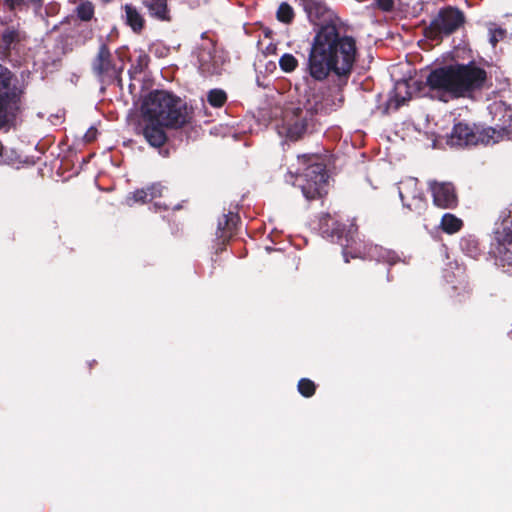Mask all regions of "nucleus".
Wrapping results in <instances>:
<instances>
[{
	"mask_svg": "<svg viewBox=\"0 0 512 512\" xmlns=\"http://www.w3.org/2000/svg\"><path fill=\"white\" fill-rule=\"evenodd\" d=\"M298 390L303 396L310 397L315 393V385L309 379H301L298 383Z\"/></svg>",
	"mask_w": 512,
	"mask_h": 512,
	"instance_id": "obj_23",
	"label": "nucleus"
},
{
	"mask_svg": "<svg viewBox=\"0 0 512 512\" xmlns=\"http://www.w3.org/2000/svg\"><path fill=\"white\" fill-rule=\"evenodd\" d=\"M306 127V116L303 115L301 109H297V111L285 115L283 129H285L288 138L297 140L304 134Z\"/></svg>",
	"mask_w": 512,
	"mask_h": 512,
	"instance_id": "obj_9",
	"label": "nucleus"
},
{
	"mask_svg": "<svg viewBox=\"0 0 512 512\" xmlns=\"http://www.w3.org/2000/svg\"><path fill=\"white\" fill-rule=\"evenodd\" d=\"M5 3L11 8L20 7L23 4V0H5Z\"/></svg>",
	"mask_w": 512,
	"mask_h": 512,
	"instance_id": "obj_28",
	"label": "nucleus"
},
{
	"mask_svg": "<svg viewBox=\"0 0 512 512\" xmlns=\"http://www.w3.org/2000/svg\"><path fill=\"white\" fill-rule=\"evenodd\" d=\"M162 195V188L158 185H153L147 190H139L134 193V198L136 201H147L152 200L158 196Z\"/></svg>",
	"mask_w": 512,
	"mask_h": 512,
	"instance_id": "obj_17",
	"label": "nucleus"
},
{
	"mask_svg": "<svg viewBox=\"0 0 512 512\" xmlns=\"http://www.w3.org/2000/svg\"><path fill=\"white\" fill-rule=\"evenodd\" d=\"M12 80L10 71L0 65V126L16 108L15 97H11L9 87Z\"/></svg>",
	"mask_w": 512,
	"mask_h": 512,
	"instance_id": "obj_6",
	"label": "nucleus"
},
{
	"mask_svg": "<svg viewBox=\"0 0 512 512\" xmlns=\"http://www.w3.org/2000/svg\"><path fill=\"white\" fill-rule=\"evenodd\" d=\"M315 159L316 157L314 156L306 155L298 157L299 162L303 164L311 162V165L305 169V172L296 179L304 196L309 200L320 197L327 183V175L324 166L315 162Z\"/></svg>",
	"mask_w": 512,
	"mask_h": 512,
	"instance_id": "obj_4",
	"label": "nucleus"
},
{
	"mask_svg": "<svg viewBox=\"0 0 512 512\" xmlns=\"http://www.w3.org/2000/svg\"><path fill=\"white\" fill-rule=\"evenodd\" d=\"M191 110L179 97L164 91L150 92L142 101L136 132L153 147L167 140L165 129H178L190 122Z\"/></svg>",
	"mask_w": 512,
	"mask_h": 512,
	"instance_id": "obj_1",
	"label": "nucleus"
},
{
	"mask_svg": "<svg viewBox=\"0 0 512 512\" xmlns=\"http://www.w3.org/2000/svg\"><path fill=\"white\" fill-rule=\"evenodd\" d=\"M475 140L476 136L467 124L458 123L454 126L450 137L452 145H469L475 143Z\"/></svg>",
	"mask_w": 512,
	"mask_h": 512,
	"instance_id": "obj_12",
	"label": "nucleus"
},
{
	"mask_svg": "<svg viewBox=\"0 0 512 512\" xmlns=\"http://www.w3.org/2000/svg\"><path fill=\"white\" fill-rule=\"evenodd\" d=\"M355 42L341 37L335 25H326L316 33L309 53L310 75L316 80L325 79L330 72L345 75L355 60Z\"/></svg>",
	"mask_w": 512,
	"mask_h": 512,
	"instance_id": "obj_2",
	"label": "nucleus"
},
{
	"mask_svg": "<svg viewBox=\"0 0 512 512\" xmlns=\"http://www.w3.org/2000/svg\"><path fill=\"white\" fill-rule=\"evenodd\" d=\"M485 134L489 137V139H487L486 141L487 143H495L498 141V138L500 137V133L493 128L486 129Z\"/></svg>",
	"mask_w": 512,
	"mask_h": 512,
	"instance_id": "obj_24",
	"label": "nucleus"
},
{
	"mask_svg": "<svg viewBox=\"0 0 512 512\" xmlns=\"http://www.w3.org/2000/svg\"><path fill=\"white\" fill-rule=\"evenodd\" d=\"M111 68V54L105 45L100 47L98 55L94 62V69L102 74L109 71Z\"/></svg>",
	"mask_w": 512,
	"mask_h": 512,
	"instance_id": "obj_14",
	"label": "nucleus"
},
{
	"mask_svg": "<svg viewBox=\"0 0 512 512\" xmlns=\"http://www.w3.org/2000/svg\"><path fill=\"white\" fill-rule=\"evenodd\" d=\"M393 5V0H377V6L383 11H390Z\"/></svg>",
	"mask_w": 512,
	"mask_h": 512,
	"instance_id": "obj_26",
	"label": "nucleus"
},
{
	"mask_svg": "<svg viewBox=\"0 0 512 512\" xmlns=\"http://www.w3.org/2000/svg\"><path fill=\"white\" fill-rule=\"evenodd\" d=\"M77 13L79 18L84 21H88L92 18L94 14V7L90 2L82 3L77 8Z\"/></svg>",
	"mask_w": 512,
	"mask_h": 512,
	"instance_id": "obj_22",
	"label": "nucleus"
},
{
	"mask_svg": "<svg viewBox=\"0 0 512 512\" xmlns=\"http://www.w3.org/2000/svg\"><path fill=\"white\" fill-rule=\"evenodd\" d=\"M464 23V16L458 9L442 10L432 22V29L437 33L450 34Z\"/></svg>",
	"mask_w": 512,
	"mask_h": 512,
	"instance_id": "obj_7",
	"label": "nucleus"
},
{
	"mask_svg": "<svg viewBox=\"0 0 512 512\" xmlns=\"http://www.w3.org/2000/svg\"><path fill=\"white\" fill-rule=\"evenodd\" d=\"M429 188L432 192L433 202L440 208H453L457 204L455 188L450 182L431 181Z\"/></svg>",
	"mask_w": 512,
	"mask_h": 512,
	"instance_id": "obj_8",
	"label": "nucleus"
},
{
	"mask_svg": "<svg viewBox=\"0 0 512 512\" xmlns=\"http://www.w3.org/2000/svg\"><path fill=\"white\" fill-rule=\"evenodd\" d=\"M408 90H409L408 82L400 81V82L396 83L395 98H396L398 105L403 104L406 101V99H407L406 95H408V98H410V94H409Z\"/></svg>",
	"mask_w": 512,
	"mask_h": 512,
	"instance_id": "obj_19",
	"label": "nucleus"
},
{
	"mask_svg": "<svg viewBox=\"0 0 512 512\" xmlns=\"http://www.w3.org/2000/svg\"><path fill=\"white\" fill-rule=\"evenodd\" d=\"M503 31L502 30H495L491 33L490 41L492 45H496V43L499 41V39L503 38Z\"/></svg>",
	"mask_w": 512,
	"mask_h": 512,
	"instance_id": "obj_27",
	"label": "nucleus"
},
{
	"mask_svg": "<svg viewBox=\"0 0 512 512\" xmlns=\"http://www.w3.org/2000/svg\"><path fill=\"white\" fill-rule=\"evenodd\" d=\"M441 227L445 232L453 234L461 229L462 221L454 215L447 213L442 217Z\"/></svg>",
	"mask_w": 512,
	"mask_h": 512,
	"instance_id": "obj_15",
	"label": "nucleus"
},
{
	"mask_svg": "<svg viewBox=\"0 0 512 512\" xmlns=\"http://www.w3.org/2000/svg\"><path fill=\"white\" fill-rule=\"evenodd\" d=\"M487 78L484 68L470 62L436 68L427 76L426 83L433 96L447 102L450 98L471 96L485 86Z\"/></svg>",
	"mask_w": 512,
	"mask_h": 512,
	"instance_id": "obj_3",
	"label": "nucleus"
},
{
	"mask_svg": "<svg viewBox=\"0 0 512 512\" xmlns=\"http://www.w3.org/2000/svg\"><path fill=\"white\" fill-rule=\"evenodd\" d=\"M166 1L167 0H146L145 5L151 14L160 19H164L167 12Z\"/></svg>",
	"mask_w": 512,
	"mask_h": 512,
	"instance_id": "obj_16",
	"label": "nucleus"
},
{
	"mask_svg": "<svg viewBox=\"0 0 512 512\" xmlns=\"http://www.w3.org/2000/svg\"><path fill=\"white\" fill-rule=\"evenodd\" d=\"M309 21L314 25H333L335 13L322 0H300Z\"/></svg>",
	"mask_w": 512,
	"mask_h": 512,
	"instance_id": "obj_5",
	"label": "nucleus"
},
{
	"mask_svg": "<svg viewBox=\"0 0 512 512\" xmlns=\"http://www.w3.org/2000/svg\"><path fill=\"white\" fill-rule=\"evenodd\" d=\"M496 253L501 262L512 265V232H497Z\"/></svg>",
	"mask_w": 512,
	"mask_h": 512,
	"instance_id": "obj_11",
	"label": "nucleus"
},
{
	"mask_svg": "<svg viewBox=\"0 0 512 512\" xmlns=\"http://www.w3.org/2000/svg\"><path fill=\"white\" fill-rule=\"evenodd\" d=\"M277 18L283 23H290L294 18L293 8L287 3H282L278 8Z\"/></svg>",
	"mask_w": 512,
	"mask_h": 512,
	"instance_id": "obj_20",
	"label": "nucleus"
},
{
	"mask_svg": "<svg viewBox=\"0 0 512 512\" xmlns=\"http://www.w3.org/2000/svg\"><path fill=\"white\" fill-rule=\"evenodd\" d=\"M17 38V33L13 30H7L3 33V41L5 44H11Z\"/></svg>",
	"mask_w": 512,
	"mask_h": 512,
	"instance_id": "obj_25",
	"label": "nucleus"
},
{
	"mask_svg": "<svg viewBox=\"0 0 512 512\" xmlns=\"http://www.w3.org/2000/svg\"><path fill=\"white\" fill-rule=\"evenodd\" d=\"M399 195L402 202L409 208L422 202V194L415 178H407L400 182Z\"/></svg>",
	"mask_w": 512,
	"mask_h": 512,
	"instance_id": "obj_10",
	"label": "nucleus"
},
{
	"mask_svg": "<svg viewBox=\"0 0 512 512\" xmlns=\"http://www.w3.org/2000/svg\"><path fill=\"white\" fill-rule=\"evenodd\" d=\"M125 14H126V23L131 27V29L138 33L144 27V18L137 11L135 7L132 5L126 4L124 6Z\"/></svg>",
	"mask_w": 512,
	"mask_h": 512,
	"instance_id": "obj_13",
	"label": "nucleus"
},
{
	"mask_svg": "<svg viewBox=\"0 0 512 512\" xmlns=\"http://www.w3.org/2000/svg\"><path fill=\"white\" fill-rule=\"evenodd\" d=\"M279 65L283 71L292 72L297 67L298 61L292 54L286 53L280 58Z\"/></svg>",
	"mask_w": 512,
	"mask_h": 512,
	"instance_id": "obj_21",
	"label": "nucleus"
},
{
	"mask_svg": "<svg viewBox=\"0 0 512 512\" xmlns=\"http://www.w3.org/2000/svg\"><path fill=\"white\" fill-rule=\"evenodd\" d=\"M227 96L223 90L214 89L208 94V102L213 107H221L226 102Z\"/></svg>",
	"mask_w": 512,
	"mask_h": 512,
	"instance_id": "obj_18",
	"label": "nucleus"
}]
</instances>
